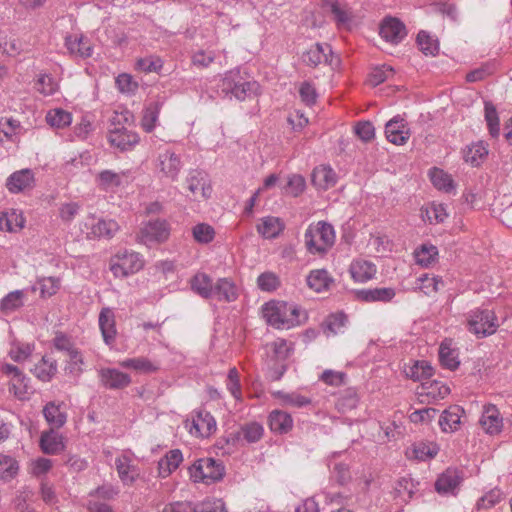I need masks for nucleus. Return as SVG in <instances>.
Wrapping results in <instances>:
<instances>
[{
  "mask_svg": "<svg viewBox=\"0 0 512 512\" xmlns=\"http://www.w3.org/2000/svg\"><path fill=\"white\" fill-rule=\"evenodd\" d=\"M263 317L276 329H290L301 324V310L293 303L269 301L263 305Z\"/></svg>",
  "mask_w": 512,
  "mask_h": 512,
  "instance_id": "1",
  "label": "nucleus"
},
{
  "mask_svg": "<svg viewBox=\"0 0 512 512\" xmlns=\"http://www.w3.org/2000/svg\"><path fill=\"white\" fill-rule=\"evenodd\" d=\"M257 81L244 76L240 69H233L224 74L219 83V89L224 97L244 101L259 93Z\"/></svg>",
  "mask_w": 512,
  "mask_h": 512,
  "instance_id": "2",
  "label": "nucleus"
},
{
  "mask_svg": "<svg viewBox=\"0 0 512 512\" xmlns=\"http://www.w3.org/2000/svg\"><path fill=\"white\" fill-rule=\"evenodd\" d=\"M133 119L130 111L126 110L120 114L116 113L112 119L111 127L108 131V141L111 146L120 151L133 149L139 143V135L128 128L123 123H128Z\"/></svg>",
  "mask_w": 512,
  "mask_h": 512,
  "instance_id": "3",
  "label": "nucleus"
},
{
  "mask_svg": "<svg viewBox=\"0 0 512 512\" xmlns=\"http://www.w3.org/2000/svg\"><path fill=\"white\" fill-rule=\"evenodd\" d=\"M304 241L309 253L323 255L335 243L334 228L324 221L311 224L305 231Z\"/></svg>",
  "mask_w": 512,
  "mask_h": 512,
  "instance_id": "4",
  "label": "nucleus"
},
{
  "mask_svg": "<svg viewBox=\"0 0 512 512\" xmlns=\"http://www.w3.org/2000/svg\"><path fill=\"white\" fill-rule=\"evenodd\" d=\"M225 473L221 461L213 458H201L189 467L190 478L196 483L211 484L223 478Z\"/></svg>",
  "mask_w": 512,
  "mask_h": 512,
  "instance_id": "5",
  "label": "nucleus"
},
{
  "mask_svg": "<svg viewBox=\"0 0 512 512\" xmlns=\"http://www.w3.org/2000/svg\"><path fill=\"white\" fill-rule=\"evenodd\" d=\"M144 266L142 256L134 251H123L110 260V270L115 277H127L141 270Z\"/></svg>",
  "mask_w": 512,
  "mask_h": 512,
  "instance_id": "6",
  "label": "nucleus"
},
{
  "mask_svg": "<svg viewBox=\"0 0 512 512\" xmlns=\"http://www.w3.org/2000/svg\"><path fill=\"white\" fill-rule=\"evenodd\" d=\"M496 316L489 309L476 308L468 314L469 331L478 337H485L496 332Z\"/></svg>",
  "mask_w": 512,
  "mask_h": 512,
  "instance_id": "7",
  "label": "nucleus"
},
{
  "mask_svg": "<svg viewBox=\"0 0 512 512\" xmlns=\"http://www.w3.org/2000/svg\"><path fill=\"white\" fill-rule=\"evenodd\" d=\"M1 373L9 379V392L19 400L28 397L29 378L17 366L9 363H3L0 366Z\"/></svg>",
  "mask_w": 512,
  "mask_h": 512,
  "instance_id": "8",
  "label": "nucleus"
},
{
  "mask_svg": "<svg viewBox=\"0 0 512 512\" xmlns=\"http://www.w3.org/2000/svg\"><path fill=\"white\" fill-rule=\"evenodd\" d=\"M170 235V225L166 220H151L140 228L137 239L140 243L150 245L152 243L165 242Z\"/></svg>",
  "mask_w": 512,
  "mask_h": 512,
  "instance_id": "9",
  "label": "nucleus"
},
{
  "mask_svg": "<svg viewBox=\"0 0 512 512\" xmlns=\"http://www.w3.org/2000/svg\"><path fill=\"white\" fill-rule=\"evenodd\" d=\"M133 456L130 450H125L117 455L114 461L118 477L126 486L133 485L140 477V469L134 463Z\"/></svg>",
  "mask_w": 512,
  "mask_h": 512,
  "instance_id": "10",
  "label": "nucleus"
},
{
  "mask_svg": "<svg viewBox=\"0 0 512 512\" xmlns=\"http://www.w3.org/2000/svg\"><path fill=\"white\" fill-rule=\"evenodd\" d=\"M156 166L163 177L175 181L183 168V162L179 154L166 148L158 153Z\"/></svg>",
  "mask_w": 512,
  "mask_h": 512,
  "instance_id": "11",
  "label": "nucleus"
},
{
  "mask_svg": "<svg viewBox=\"0 0 512 512\" xmlns=\"http://www.w3.org/2000/svg\"><path fill=\"white\" fill-rule=\"evenodd\" d=\"M35 186V175L31 169L25 168L13 172L7 179L5 187L12 194L30 191Z\"/></svg>",
  "mask_w": 512,
  "mask_h": 512,
  "instance_id": "12",
  "label": "nucleus"
},
{
  "mask_svg": "<svg viewBox=\"0 0 512 512\" xmlns=\"http://www.w3.org/2000/svg\"><path fill=\"white\" fill-rule=\"evenodd\" d=\"M189 426L191 435L197 437H208L216 430V421L214 417L205 410H197L192 415Z\"/></svg>",
  "mask_w": 512,
  "mask_h": 512,
  "instance_id": "13",
  "label": "nucleus"
},
{
  "mask_svg": "<svg viewBox=\"0 0 512 512\" xmlns=\"http://www.w3.org/2000/svg\"><path fill=\"white\" fill-rule=\"evenodd\" d=\"M186 186L192 199H208L211 196L212 188L209 184L207 176L204 172L199 170H192L186 178Z\"/></svg>",
  "mask_w": 512,
  "mask_h": 512,
  "instance_id": "14",
  "label": "nucleus"
},
{
  "mask_svg": "<svg viewBox=\"0 0 512 512\" xmlns=\"http://www.w3.org/2000/svg\"><path fill=\"white\" fill-rule=\"evenodd\" d=\"M64 45L69 55L74 58L86 59L93 54V45L83 34H67Z\"/></svg>",
  "mask_w": 512,
  "mask_h": 512,
  "instance_id": "15",
  "label": "nucleus"
},
{
  "mask_svg": "<svg viewBox=\"0 0 512 512\" xmlns=\"http://www.w3.org/2000/svg\"><path fill=\"white\" fill-rule=\"evenodd\" d=\"M101 385L106 389L118 390L126 388L131 383V377L115 368H101L98 370Z\"/></svg>",
  "mask_w": 512,
  "mask_h": 512,
  "instance_id": "16",
  "label": "nucleus"
},
{
  "mask_svg": "<svg viewBox=\"0 0 512 512\" xmlns=\"http://www.w3.org/2000/svg\"><path fill=\"white\" fill-rule=\"evenodd\" d=\"M380 35L387 42L397 44L407 35L406 27L399 19L386 17L380 26Z\"/></svg>",
  "mask_w": 512,
  "mask_h": 512,
  "instance_id": "17",
  "label": "nucleus"
},
{
  "mask_svg": "<svg viewBox=\"0 0 512 512\" xmlns=\"http://www.w3.org/2000/svg\"><path fill=\"white\" fill-rule=\"evenodd\" d=\"M128 177V171L116 172L110 169H104L95 176L96 186L105 192H114L123 184V180Z\"/></svg>",
  "mask_w": 512,
  "mask_h": 512,
  "instance_id": "18",
  "label": "nucleus"
},
{
  "mask_svg": "<svg viewBox=\"0 0 512 512\" xmlns=\"http://www.w3.org/2000/svg\"><path fill=\"white\" fill-rule=\"evenodd\" d=\"M385 134L389 142L395 145H403L409 139V129L401 116H395L385 125Z\"/></svg>",
  "mask_w": 512,
  "mask_h": 512,
  "instance_id": "19",
  "label": "nucleus"
},
{
  "mask_svg": "<svg viewBox=\"0 0 512 512\" xmlns=\"http://www.w3.org/2000/svg\"><path fill=\"white\" fill-rule=\"evenodd\" d=\"M396 296V290L392 287L364 288L356 291L358 300L367 303H389Z\"/></svg>",
  "mask_w": 512,
  "mask_h": 512,
  "instance_id": "20",
  "label": "nucleus"
},
{
  "mask_svg": "<svg viewBox=\"0 0 512 512\" xmlns=\"http://www.w3.org/2000/svg\"><path fill=\"white\" fill-rule=\"evenodd\" d=\"M303 61L310 66L316 67L322 63L333 64V54L330 45L316 43L304 54Z\"/></svg>",
  "mask_w": 512,
  "mask_h": 512,
  "instance_id": "21",
  "label": "nucleus"
},
{
  "mask_svg": "<svg viewBox=\"0 0 512 512\" xmlns=\"http://www.w3.org/2000/svg\"><path fill=\"white\" fill-rule=\"evenodd\" d=\"M479 423L483 430L490 435L499 434L503 428V419L494 405L484 407Z\"/></svg>",
  "mask_w": 512,
  "mask_h": 512,
  "instance_id": "22",
  "label": "nucleus"
},
{
  "mask_svg": "<svg viewBox=\"0 0 512 512\" xmlns=\"http://www.w3.org/2000/svg\"><path fill=\"white\" fill-rule=\"evenodd\" d=\"M84 227L88 238H111L118 231L119 225L114 220H98L92 218L91 222H85Z\"/></svg>",
  "mask_w": 512,
  "mask_h": 512,
  "instance_id": "23",
  "label": "nucleus"
},
{
  "mask_svg": "<svg viewBox=\"0 0 512 512\" xmlns=\"http://www.w3.org/2000/svg\"><path fill=\"white\" fill-rule=\"evenodd\" d=\"M98 323L105 344L108 346L113 345L117 335L115 314L113 310L109 307L102 308L99 314Z\"/></svg>",
  "mask_w": 512,
  "mask_h": 512,
  "instance_id": "24",
  "label": "nucleus"
},
{
  "mask_svg": "<svg viewBox=\"0 0 512 512\" xmlns=\"http://www.w3.org/2000/svg\"><path fill=\"white\" fill-rule=\"evenodd\" d=\"M26 219L19 209H7L0 213V230L18 233L25 227Z\"/></svg>",
  "mask_w": 512,
  "mask_h": 512,
  "instance_id": "25",
  "label": "nucleus"
},
{
  "mask_svg": "<svg viewBox=\"0 0 512 512\" xmlns=\"http://www.w3.org/2000/svg\"><path fill=\"white\" fill-rule=\"evenodd\" d=\"M349 272L355 282L365 283L375 277L377 268L373 262L357 258L351 262Z\"/></svg>",
  "mask_w": 512,
  "mask_h": 512,
  "instance_id": "26",
  "label": "nucleus"
},
{
  "mask_svg": "<svg viewBox=\"0 0 512 512\" xmlns=\"http://www.w3.org/2000/svg\"><path fill=\"white\" fill-rule=\"evenodd\" d=\"M462 477L458 470L447 469L436 480L435 489L439 494H455Z\"/></svg>",
  "mask_w": 512,
  "mask_h": 512,
  "instance_id": "27",
  "label": "nucleus"
},
{
  "mask_svg": "<svg viewBox=\"0 0 512 512\" xmlns=\"http://www.w3.org/2000/svg\"><path fill=\"white\" fill-rule=\"evenodd\" d=\"M238 298V288L229 278H219L214 283L213 297L218 301L233 302Z\"/></svg>",
  "mask_w": 512,
  "mask_h": 512,
  "instance_id": "28",
  "label": "nucleus"
},
{
  "mask_svg": "<svg viewBox=\"0 0 512 512\" xmlns=\"http://www.w3.org/2000/svg\"><path fill=\"white\" fill-rule=\"evenodd\" d=\"M450 393V388L441 381L427 380L422 382L420 391L418 392L420 397H427L428 401H439L444 399Z\"/></svg>",
  "mask_w": 512,
  "mask_h": 512,
  "instance_id": "29",
  "label": "nucleus"
},
{
  "mask_svg": "<svg viewBox=\"0 0 512 512\" xmlns=\"http://www.w3.org/2000/svg\"><path fill=\"white\" fill-rule=\"evenodd\" d=\"M40 447L43 453L55 455L64 450L63 437L55 430L44 431L40 437Z\"/></svg>",
  "mask_w": 512,
  "mask_h": 512,
  "instance_id": "30",
  "label": "nucleus"
},
{
  "mask_svg": "<svg viewBox=\"0 0 512 512\" xmlns=\"http://www.w3.org/2000/svg\"><path fill=\"white\" fill-rule=\"evenodd\" d=\"M488 152V145L483 141H477L463 149V159L471 166L478 167L486 159Z\"/></svg>",
  "mask_w": 512,
  "mask_h": 512,
  "instance_id": "31",
  "label": "nucleus"
},
{
  "mask_svg": "<svg viewBox=\"0 0 512 512\" xmlns=\"http://www.w3.org/2000/svg\"><path fill=\"white\" fill-rule=\"evenodd\" d=\"M336 182V173L330 166L320 165L314 168L312 172V183L318 189L327 190L333 187Z\"/></svg>",
  "mask_w": 512,
  "mask_h": 512,
  "instance_id": "32",
  "label": "nucleus"
},
{
  "mask_svg": "<svg viewBox=\"0 0 512 512\" xmlns=\"http://www.w3.org/2000/svg\"><path fill=\"white\" fill-rule=\"evenodd\" d=\"M464 413V410L457 406H450L448 409L444 410L439 418V425L443 432H454L458 429L461 416Z\"/></svg>",
  "mask_w": 512,
  "mask_h": 512,
  "instance_id": "33",
  "label": "nucleus"
},
{
  "mask_svg": "<svg viewBox=\"0 0 512 512\" xmlns=\"http://www.w3.org/2000/svg\"><path fill=\"white\" fill-rule=\"evenodd\" d=\"M269 427L273 432L279 434L288 433L293 427L291 415L282 410H273L268 417Z\"/></svg>",
  "mask_w": 512,
  "mask_h": 512,
  "instance_id": "34",
  "label": "nucleus"
},
{
  "mask_svg": "<svg viewBox=\"0 0 512 512\" xmlns=\"http://www.w3.org/2000/svg\"><path fill=\"white\" fill-rule=\"evenodd\" d=\"M191 290L204 299H212L214 283L209 275L199 272L190 280Z\"/></svg>",
  "mask_w": 512,
  "mask_h": 512,
  "instance_id": "35",
  "label": "nucleus"
},
{
  "mask_svg": "<svg viewBox=\"0 0 512 512\" xmlns=\"http://www.w3.org/2000/svg\"><path fill=\"white\" fill-rule=\"evenodd\" d=\"M119 365L126 369H132L138 373L150 374L156 372L160 365L156 361H152L146 357H135L124 359Z\"/></svg>",
  "mask_w": 512,
  "mask_h": 512,
  "instance_id": "36",
  "label": "nucleus"
},
{
  "mask_svg": "<svg viewBox=\"0 0 512 512\" xmlns=\"http://www.w3.org/2000/svg\"><path fill=\"white\" fill-rule=\"evenodd\" d=\"M284 230V223L278 217L266 216L260 219L257 232L266 239L276 238Z\"/></svg>",
  "mask_w": 512,
  "mask_h": 512,
  "instance_id": "37",
  "label": "nucleus"
},
{
  "mask_svg": "<svg viewBox=\"0 0 512 512\" xmlns=\"http://www.w3.org/2000/svg\"><path fill=\"white\" fill-rule=\"evenodd\" d=\"M43 416L51 429H59L67 421V414L61 409V405L55 402H49L44 406Z\"/></svg>",
  "mask_w": 512,
  "mask_h": 512,
  "instance_id": "38",
  "label": "nucleus"
},
{
  "mask_svg": "<svg viewBox=\"0 0 512 512\" xmlns=\"http://www.w3.org/2000/svg\"><path fill=\"white\" fill-rule=\"evenodd\" d=\"M333 279L325 269L312 270L307 276V285L315 292H323L329 289Z\"/></svg>",
  "mask_w": 512,
  "mask_h": 512,
  "instance_id": "39",
  "label": "nucleus"
},
{
  "mask_svg": "<svg viewBox=\"0 0 512 512\" xmlns=\"http://www.w3.org/2000/svg\"><path fill=\"white\" fill-rule=\"evenodd\" d=\"M183 461L182 452L179 449L169 451L158 462L159 475L163 478L169 476Z\"/></svg>",
  "mask_w": 512,
  "mask_h": 512,
  "instance_id": "40",
  "label": "nucleus"
},
{
  "mask_svg": "<svg viewBox=\"0 0 512 512\" xmlns=\"http://www.w3.org/2000/svg\"><path fill=\"white\" fill-rule=\"evenodd\" d=\"M31 372L41 381L48 382L57 372V363L52 358L43 356L41 360L35 364Z\"/></svg>",
  "mask_w": 512,
  "mask_h": 512,
  "instance_id": "41",
  "label": "nucleus"
},
{
  "mask_svg": "<svg viewBox=\"0 0 512 512\" xmlns=\"http://www.w3.org/2000/svg\"><path fill=\"white\" fill-rule=\"evenodd\" d=\"M34 351V344L13 340L8 351L9 357L18 363L27 360Z\"/></svg>",
  "mask_w": 512,
  "mask_h": 512,
  "instance_id": "42",
  "label": "nucleus"
},
{
  "mask_svg": "<svg viewBox=\"0 0 512 512\" xmlns=\"http://www.w3.org/2000/svg\"><path fill=\"white\" fill-rule=\"evenodd\" d=\"M429 177L435 188L443 190L445 192H451L454 190V181L448 173L439 168H432L429 171Z\"/></svg>",
  "mask_w": 512,
  "mask_h": 512,
  "instance_id": "43",
  "label": "nucleus"
},
{
  "mask_svg": "<svg viewBox=\"0 0 512 512\" xmlns=\"http://www.w3.org/2000/svg\"><path fill=\"white\" fill-rule=\"evenodd\" d=\"M408 378L414 381H421L430 378L433 374V368L427 361H416L404 370Z\"/></svg>",
  "mask_w": 512,
  "mask_h": 512,
  "instance_id": "44",
  "label": "nucleus"
},
{
  "mask_svg": "<svg viewBox=\"0 0 512 512\" xmlns=\"http://www.w3.org/2000/svg\"><path fill=\"white\" fill-rule=\"evenodd\" d=\"M24 291L15 290L8 293L0 302V310L4 314H10L24 305Z\"/></svg>",
  "mask_w": 512,
  "mask_h": 512,
  "instance_id": "45",
  "label": "nucleus"
},
{
  "mask_svg": "<svg viewBox=\"0 0 512 512\" xmlns=\"http://www.w3.org/2000/svg\"><path fill=\"white\" fill-rule=\"evenodd\" d=\"M274 396L281 401L283 405L301 408L311 403V399L298 392L277 391Z\"/></svg>",
  "mask_w": 512,
  "mask_h": 512,
  "instance_id": "46",
  "label": "nucleus"
},
{
  "mask_svg": "<svg viewBox=\"0 0 512 512\" xmlns=\"http://www.w3.org/2000/svg\"><path fill=\"white\" fill-rule=\"evenodd\" d=\"M438 250L434 245L423 244L414 252L415 261L422 267H429L436 261Z\"/></svg>",
  "mask_w": 512,
  "mask_h": 512,
  "instance_id": "47",
  "label": "nucleus"
},
{
  "mask_svg": "<svg viewBox=\"0 0 512 512\" xmlns=\"http://www.w3.org/2000/svg\"><path fill=\"white\" fill-rule=\"evenodd\" d=\"M439 359L442 365L450 370L456 369L460 364L457 352L451 348L450 343L447 341L442 342L440 345Z\"/></svg>",
  "mask_w": 512,
  "mask_h": 512,
  "instance_id": "48",
  "label": "nucleus"
},
{
  "mask_svg": "<svg viewBox=\"0 0 512 512\" xmlns=\"http://www.w3.org/2000/svg\"><path fill=\"white\" fill-rule=\"evenodd\" d=\"M160 109L161 104L159 102H153L145 108L141 125L146 132H151L156 127Z\"/></svg>",
  "mask_w": 512,
  "mask_h": 512,
  "instance_id": "49",
  "label": "nucleus"
},
{
  "mask_svg": "<svg viewBox=\"0 0 512 512\" xmlns=\"http://www.w3.org/2000/svg\"><path fill=\"white\" fill-rule=\"evenodd\" d=\"M19 470L17 461L6 455H0V479L3 481H10L13 479Z\"/></svg>",
  "mask_w": 512,
  "mask_h": 512,
  "instance_id": "50",
  "label": "nucleus"
},
{
  "mask_svg": "<svg viewBox=\"0 0 512 512\" xmlns=\"http://www.w3.org/2000/svg\"><path fill=\"white\" fill-rule=\"evenodd\" d=\"M485 120L487 122L489 134L497 138L500 134V122L497 110L491 102H485Z\"/></svg>",
  "mask_w": 512,
  "mask_h": 512,
  "instance_id": "51",
  "label": "nucleus"
},
{
  "mask_svg": "<svg viewBox=\"0 0 512 512\" xmlns=\"http://www.w3.org/2000/svg\"><path fill=\"white\" fill-rule=\"evenodd\" d=\"M47 123L56 128H64L71 124L72 116L63 109H54L46 115Z\"/></svg>",
  "mask_w": 512,
  "mask_h": 512,
  "instance_id": "52",
  "label": "nucleus"
},
{
  "mask_svg": "<svg viewBox=\"0 0 512 512\" xmlns=\"http://www.w3.org/2000/svg\"><path fill=\"white\" fill-rule=\"evenodd\" d=\"M192 235L196 242L200 244H208L213 241L215 237V230L207 223H199L192 228Z\"/></svg>",
  "mask_w": 512,
  "mask_h": 512,
  "instance_id": "53",
  "label": "nucleus"
},
{
  "mask_svg": "<svg viewBox=\"0 0 512 512\" xmlns=\"http://www.w3.org/2000/svg\"><path fill=\"white\" fill-rule=\"evenodd\" d=\"M264 433L263 426L258 422H250L241 427L240 435L248 443L259 441Z\"/></svg>",
  "mask_w": 512,
  "mask_h": 512,
  "instance_id": "54",
  "label": "nucleus"
},
{
  "mask_svg": "<svg viewBox=\"0 0 512 512\" xmlns=\"http://www.w3.org/2000/svg\"><path fill=\"white\" fill-rule=\"evenodd\" d=\"M305 187V178L299 174H292L288 177L287 184L283 190L285 194L297 197L304 192Z\"/></svg>",
  "mask_w": 512,
  "mask_h": 512,
  "instance_id": "55",
  "label": "nucleus"
},
{
  "mask_svg": "<svg viewBox=\"0 0 512 512\" xmlns=\"http://www.w3.org/2000/svg\"><path fill=\"white\" fill-rule=\"evenodd\" d=\"M41 297H51L60 289V279L56 277H43L37 281Z\"/></svg>",
  "mask_w": 512,
  "mask_h": 512,
  "instance_id": "56",
  "label": "nucleus"
},
{
  "mask_svg": "<svg viewBox=\"0 0 512 512\" xmlns=\"http://www.w3.org/2000/svg\"><path fill=\"white\" fill-rule=\"evenodd\" d=\"M215 52L212 50L198 49L191 55L192 64L200 69L208 68L215 60Z\"/></svg>",
  "mask_w": 512,
  "mask_h": 512,
  "instance_id": "57",
  "label": "nucleus"
},
{
  "mask_svg": "<svg viewBox=\"0 0 512 512\" xmlns=\"http://www.w3.org/2000/svg\"><path fill=\"white\" fill-rule=\"evenodd\" d=\"M332 478L340 485H345L351 480L349 466L343 462H331L329 464Z\"/></svg>",
  "mask_w": 512,
  "mask_h": 512,
  "instance_id": "58",
  "label": "nucleus"
},
{
  "mask_svg": "<svg viewBox=\"0 0 512 512\" xmlns=\"http://www.w3.org/2000/svg\"><path fill=\"white\" fill-rule=\"evenodd\" d=\"M347 322V317L344 313H336L330 315L325 321V329L328 335H336L342 332Z\"/></svg>",
  "mask_w": 512,
  "mask_h": 512,
  "instance_id": "59",
  "label": "nucleus"
},
{
  "mask_svg": "<svg viewBox=\"0 0 512 512\" xmlns=\"http://www.w3.org/2000/svg\"><path fill=\"white\" fill-rule=\"evenodd\" d=\"M417 44L425 55H436L438 52V44L428 33L420 31L417 35Z\"/></svg>",
  "mask_w": 512,
  "mask_h": 512,
  "instance_id": "60",
  "label": "nucleus"
},
{
  "mask_svg": "<svg viewBox=\"0 0 512 512\" xmlns=\"http://www.w3.org/2000/svg\"><path fill=\"white\" fill-rule=\"evenodd\" d=\"M162 66L163 61L161 60V58L156 56L139 58L136 61L135 65L137 70L145 73L158 72L162 68Z\"/></svg>",
  "mask_w": 512,
  "mask_h": 512,
  "instance_id": "61",
  "label": "nucleus"
},
{
  "mask_svg": "<svg viewBox=\"0 0 512 512\" xmlns=\"http://www.w3.org/2000/svg\"><path fill=\"white\" fill-rule=\"evenodd\" d=\"M36 87L43 95L50 96L58 90V82L49 74H41L37 80Z\"/></svg>",
  "mask_w": 512,
  "mask_h": 512,
  "instance_id": "62",
  "label": "nucleus"
},
{
  "mask_svg": "<svg viewBox=\"0 0 512 512\" xmlns=\"http://www.w3.org/2000/svg\"><path fill=\"white\" fill-rule=\"evenodd\" d=\"M279 284V278L273 272H264L260 274L257 278V286L262 291H274L278 288Z\"/></svg>",
  "mask_w": 512,
  "mask_h": 512,
  "instance_id": "63",
  "label": "nucleus"
},
{
  "mask_svg": "<svg viewBox=\"0 0 512 512\" xmlns=\"http://www.w3.org/2000/svg\"><path fill=\"white\" fill-rule=\"evenodd\" d=\"M194 512H225V505L221 499H206L193 504Z\"/></svg>",
  "mask_w": 512,
  "mask_h": 512,
  "instance_id": "64",
  "label": "nucleus"
}]
</instances>
